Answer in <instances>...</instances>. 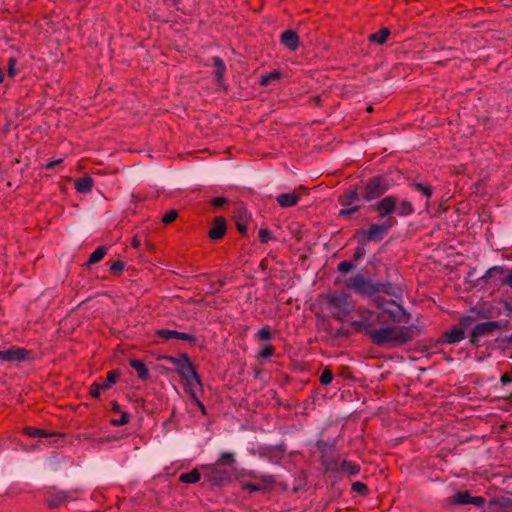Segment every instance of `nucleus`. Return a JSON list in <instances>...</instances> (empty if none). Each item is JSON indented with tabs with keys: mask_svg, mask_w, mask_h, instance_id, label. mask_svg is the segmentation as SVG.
Listing matches in <instances>:
<instances>
[{
	"mask_svg": "<svg viewBox=\"0 0 512 512\" xmlns=\"http://www.w3.org/2000/svg\"><path fill=\"white\" fill-rule=\"evenodd\" d=\"M164 359L174 366L176 372L185 381L186 391L193 402L205 414L206 408L198 396V392L203 391V384L188 356L185 354L181 357L165 356Z\"/></svg>",
	"mask_w": 512,
	"mask_h": 512,
	"instance_id": "nucleus-1",
	"label": "nucleus"
},
{
	"mask_svg": "<svg viewBox=\"0 0 512 512\" xmlns=\"http://www.w3.org/2000/svg\"><path fill=\"white\" fill-rule=\"evenodd\" d=\"M353 326L363 329L369 334L376 345L398 346L410 341L413 337V330L406 326H387L379 329H368L364 322H353Z\"/></svg>",
	"mask_w": 512,
	"mask_h": 512,
	"instance_id": "nucleus-2",
	"label": "nucleus"
},
{
	"mask_svg": "<svg viewBox=\"0 0 512 512\" xmlns=\"http://www.w3.org/2000/svg\"><path fill=\"white\" fill-rule=\"evenodd\" d=\"M327 303V309L337 320L344 321L354 309V303L350 295L345 292H332L323 296Z\"/></svg>",
	"mask_w": 512,
	"mask_h": 512,
	"instance_id": "nucleus-3",
	"label": "nucleus"
},
{
	"mask_svg": "<svg viewBox=\"0 0 512 512\" xmlns=\"http://www.w3.org/2000/svg\"><path fill=\"white\" fill-rule=\"evenodd\" d=\"M350 287L360 294L369 296L377 292H384L391 295L394 294L390 291L391 287L389 285L372 283L361 275H357L352 278Z\"/></svg>",
	"mask_w": 512,
	"mask_h": 512,
	"instance_id": "nucleus-4",
	"label": "nucleus"
},
{
	"mask_svg": "<svg viewBox=\"0 0 512 512\" xmlns=\"http://www.w3.org/2000/svg\"><path fill=\"white\" fill-rule=\"evenodd\" d=\"M389 185L380 176L371 178L365 186L364 198L366 200L374 199L385 191H387Z\"/></svg>",
	"mask_w": 512,
	"mask_h": 512,
	"instance_id": "nucleus-5",
	"label": "nucleus"
},
{
	"mask_svg": "<svg viewBox=\"0 0 512 512\" xmlns=\"http://www.w3.org/2000/svg\"><path fill=\"white\" fill-rule=\"evenodd\" d=\"M358 200V193L356 190H350L342 195L339 199L343 208L340 210L341 216H348L357 211L358 206L354 203Z\"/></svg>",
	"mask_w": 512,
	"mask_h": 512,
	"instance_id": "nucleus-6",
	"label": "nucleus"
},
{
	"mask_svg": "<svg viewBox=\"0 0 512 512\" xmlns=\"http://www.w3.org/2000/svg\"><path fill=\"white\" fill-rule=\"evenodd\" d=\"M393 225L394 220L392 218H388L382 224H372L366 233V238L370 241L380 240Z\"/></svg>",
	"mask_w": 512,
	"mask_h": 512,
	"instance_id": "nucleus-7",
	"label": "nucleus"
},
{
	"mask_svg": "<svg viewBox=\"0 0 512 512\" xmlns=\"http://www.w3.org/2000/svg\"><path fill=\"white\" fill-rule=\"evenodd\" d=\"M469 320H470L469 317L463 318L461 320L460 326H455V327L451 328L450 330H448L444 336L445 341L450 344L457 343V342L461 341L465 336V328L464 327L468 325Z\"/></svg>",
	"mask_w": 512,
	"mask_h": 512,
	"instance_id": "nucleus-8",
	"label": "nucleus"
},
{
	"mask_svg": "<svg viewBox=\"0 0 512 512\" xmlns=\"http://www.w3.org/2000/svg\"><path fill=\"white\" fill-rule=\"evenodd\" d=\"M28 352L23 348L13 347L0 351V360L5 362H21L27 358Z\"/></svg>",
	"mask_w": 512,
	"mask_h": 512,
	"instance_id": "nucleus-9",
	"label": "nucleus"
},
{
	"mask_svg": "<svg viewBox=\"0 0 512 512\" xmlns=\"http://www.w3.org/2000/svg\"><path fill=\"white\" fill-rule=\"evenodd\" d=\"M396 208V198L393 196H387L377 202L374 206V209L380 214V216L385 217L395 212Z\"/></svg>",
	"mask_w": 512,
	"mask_h": 512,
	"instance_id": "nucleus-10",
	"label": "nucleus"
},
{
	"mask_svg": "<svg viewBox=\"0 0 512 512\" xmlns=\"http://www.w3.org/2000/svg\"><path fill=\"white\" fill-rule=\"evenodd\" d=\"M233 460H234L233 459V454H231V453H223L221 455V458L218 460V462L216 464L207 465V466L203 467V469L208 471V473L210 475V479L212 481L219 482V481L223 480V476L222 475H218L217 465L225 464L228 461L232 462Z\"/></svg>",
	"mask_w": 512,
	"mask_h": 512,
	"instance_id": "nucleus-11",
	"label": "nucleus"
},
{
	"mask_svg": "<svg viewBox=\"0 0 512 512\" xmlns=\"http://www.w3.org/2000/svg\"><path fill=\"white\" fill-rule=\"evenodd\" d=\"M500 328V324L496 321H488L484 323L477 324L472 330V337L477 338L483 336L485 334L491 333L494 330Z\"/></svg>",
	"mask_w": 512,
	"mask_h": 512,
	"instance_id": "nucleus-12",
	"label": "nucleus"
},
{
	"mask_svg": "<svg viewBox=\"0 0 512 512\" xmlns=\"http://www.w3.org/2000/svg\"><path fill=\"white\" fill-rule=\"evenodd\" d=\"M226 232V222L223 217L214 219L212 227L209 231V237L213 240L221 239Z\"/></svg>",
	"mask_w": 512,
	"mask_h": 512,
	"instance_id": "nucleus-13",
	"label": "nucleus"
},
{
	"mask_svg": "<svg viewBox=\"0 0 512 512\" xmlns=\"http://www.w3.org/2000/svg\"><path fill=\"white\" fill-rule=\"evenodd\" d=\"M281 43L290 50L295 51L299 45L298 35L292 30L284 31L281 34Z\"/></svg>",
	"mask_w": 512,
	"mask_h": 512,
	"instance_id": "nucleus-14",
	"label": "nucleus"
},
{
	"mask_svg": "<svg viewBox=\"0 0 512 512\" xmlns=\"http://www.w3.org/2000/svg\"><path fill=\"white\" fill-rule=\"evenodd\" d=\"M276 200H277V203L282 208H288V207L295 206L299 202L300 197L295 192H290V193L279 194L276 197Z\"/></svg>",
	"mask_w": 512,
	"mask_h": 512,
	"instance_id": "nucleus-15",
	"label": "nucleus"
},
{
	"mask_svg": "<svg viewBox=\"0 0 512 512\" xmlns=\"http://www.w3.org/2000/svg\"><path fill=\"white\" fill-rule=\"evenodd\" d=\"M93 184V179L89 176H85L75 181V188L80 193H87L91 191Z\"/></svg>",
	"mask_w": 512,
	"mask_h": 512,
	"instance_id": "nucleus-16",
	"label": "nucleus"
},
{
	"mask_svg": "<svg viewBox=\"0 0 512 512\" xmlns=\"http://www.w3.org/2000/svg\"><path fill=\"white\" fill-rule=\"evenodd\" d=\"M130 366L137 372L140 379L146 380L149 377V371L141 360L132 359L130 361Z\"/></svg>",
	"mask_w": 512,
	"mask_h": 512,
	"instance_id": "nucleus-17",
	"label": "nucleus"
},
{
	"mask_svg": "<svg viewBox=\"0 0 512 512\" xmlns=\"http://www.w3.org/2000/svg\"><path fill=\"white\" fill-rule=\"evenodd\" d=\"M414 212L413 205L408 200H402L400 203L396 201L395 213L399 216H408Z\"/></svg>",
	"mask_w": 512,
	"mask_h": 512,
	"instance_id": "nucleus-18",
	"label": "nucleus"
},
{
	"mask_svg": "<svg viewBox=\"0 0 512 512\" xmlns=\"http://www.w3.org/2000/svg\"><path fill=\"white\" fill-rule=\"evenodd\" d=\"M390 32L387 28H382L376 33H373L369 36V40L371 42H376L378 44H384L389 36Z\"/></svg>",
	"mask_w": 512,
	"mask_h": 512,
	"instance_id": "nucleus-19",
	"label": "nucleus"
},
{
	"mask_svg": "<svg viewBox=\"0 0 512 512\" xmlns=\"http://www.w3.org/2000/svg\"><path fill=\"white\" fill-rule=\"evenodd\" d=\"M199 480H200V473L196 469L180 475V481L183 483L193 484V483L198 482Z\"/></svg>",
	"mask_w": 512,
	"mask_h": 512,
	"instance_id": "nucleus-20",
	"label": "nucleus"
},
{
	"mask_svg": "<svg viewBox=\"0 0 512 512\" xmlns=\"http://www.w3.org/2000/svg\"><path fill=\"white\" fill-rule=\"evenodd\" d=\"M341 470H342V472H344L348 475H356L359 473L360 468L355 463H352L350 461H343L341 464Z\"/></svg>",
	"mask_w": 512,
	"mask_h": 512,
	"instance_id": "nucleus-21",
	"label": "nucleus"
},
{
	"mask_svg": "<svg viewBox=\"0 0 512 512\" xmlns=\"http://www.w3.org/2000/svg\"><path fill=\"white\" fill-rule=\"evenodd\" d=\"M213 61H214V65L216 67V71H215L216 78H217L218 82H221L223 80L225 70H226L225 64L219 57H215L213 59Z\"/></svg>",
	"mask_w": 512,
	"mask_h": 512,
	"instance_id": "nucleus-22",
	"label": "nucleus"
},
{
	"mask_svg": "<svg viewBox=\"0 0 512 512\" xmlns=\"http://www.w3.org/2000/svg\"><path fill=\"white\" fill-rule=\"evenodd\" d=\"M107 250L105 247H98L89 257V263L95 264L101 261L106 255Z\"/></svg>",
	"mask_w": 512,
	"mask_h": 512,
	"instance_id": "nucleus-23",
	"label": "nucleus"
},
{
	"mask_svg": "<svg viewBox=\"0 0 512 512\" xmlns=\"http://www.w3.org/2000/svg\"><path fill=\"white\" fill-rule=\"evenodd\" d=\"M130 421V414L128 412H121L118 418H111L110 424L113 426H122L128 424Z\"/></svg>",
	"mask_w": 512,
	"mask_h": 512,
	"instance_id": "nucleus-24",
	"label": "nucleus"
},
{
	"mask_svg": "<svg viewBox=\"0 0 512 512\" xmlns=\"http://www.w3.org/2000/svg\"><path fill=\"white\" fill-rule=\"evenodd\" d=\"M24 433L30 437L36 438V437H48L49 434L42 429H38L35 427H27L24 429Z\"/></svg>",
	"mask_w": 512,
	"mask_h": 512,
	"instance_id": "nucleus-25",
	"label": "nucleus"
},
{
	"mask_svg": "<svg viewBox=\"0 0 512 512\" xmlns=\"http://www.w3.org/2000/svg\"><path fill=\"white\" fill-rule=\"evenodd\" d=\"M178 331L169 329H160L156 331V335L164 340L176 339Z\"/></svg>",
	"mask_w": 512,
	"mask_h": 512,
	"instance_id": "nucleus-26",
	"label": "nucleus"
},
{
	"mask_svg": "<svg viewBox=\"0 0 512 512\" xmlns=\"http://www.w3.org/2000/svg\"><path fill=\"white\" fill-rule=\"evenodd\" d=\"M118 373L116 371H110L107 375V378L104 382H102V387L106 390L111 388L117 380Z\"/></svg>",
	"mask_w": 512,
	"mask_h": 512,
	"instance_id": "nucleus-27",
	"label": "nucleus"
},
{
	"mask_svg": "<svg viewBox=\"0 0 512 512\" xmlns=\"http://www.w3.org/2000/svg\"><path fill=\"white\" fill-rule=\"evenodd\" d=\"M332 379H333V375L331 373L330 370L328 369H325L321 376H320V382L323 384V385H328L332 382Z\"/></svg>",
	"mask_w": 512,
	"mask_h": 512,
	"instance_id": "nucleus-28",
	"label": "nucleus"
},
{
	"mask_svg": "<svg viewBox=\"0 0 512 512\" xmlns=\"http://www.w3.org/2000/svg\"><path fill=\"white\" fill-rule=\"evenodd\" d=\"M472 500V497L469 495V493H459L456 495V502L459 504H470Z\"/></svg>",
	"mask_w": 512,
	"mask_h": 512,
	"instance_id": "nucleus-29",
	"label": "nucleus"
},
{
	"mask_svg": "<svg viewBox=\"0 0 512 512\" xmlns=\"http://www.w3.org/2000/svg\"><path fill=\"white\" fill-rule=\"evenodd\" d=\"M279 74L277 72H271L269 74H266L261 77V84L266 86L268 85L272 80L278 79Z\"/></svg>",
	"mask_w": 512,
	"mask_h": 512,
	"instance_id": "nucleus-30",
	"label": "nucleus"
},
{
	"mask_svg": "<svg viewBox=\"0 0 512 512\" xmlns=\"http://www.w3.org/2000/svg\"><path fill=\"white\" fill-rule=\"evenodd\" d=\"M177 218V211L175 210H170L168 212H166L163 217H162V221L165 223V224H170L172 223L175 219Z\"/></svg>",
	"mask_w": 512,
	"mask_h": 512,
	"instance_id": "nucleus-31",
	"label": "nucleus"
},
{
	"mask_svg": "<svg viewBox=\"0 0 512 512\" xmlns=\"http://www.w3.org/2000/svg\"><path fill=\"white\" fill-rule=\"evenodd\" d=\"M257 338L259 340H270L271 339V332L268 327H263L259 329L257 332Z\"/></svg>",
	"mask_w": 512,
	"mask_h": 512,
	"instance_id": "nucleus-32",
	"label": "nucleus"
},
{
	"mask_svg": "<svg viewBox=\"0 0 512 512\" xmlns=\"http://www.w3.org/2000/svg\"><path fill=\"white\" fill-rule=\"evenodd\" d=\"M16 65H17V61L15 58L11 57L9 60H8V75L10 77H14L16 76L17 74V71H16Z\"/></svg>",
	"mask_w": 512,
	"mask_h": 512,
	"instance_id": "nucleus-33",
	"label": "nucleus"
},
{
	"mask_svg": "<svg viewBox=\"0 0 512 512\" xmlns=\"http://www.w3.org/2000/svg\"><path fill=\"white\" fill-rule=\"evenodd\" d=\"M176 339L187 341V342H192V343L196 342V338H195L194 335L189 334V333H185V332H178Z\"/></svg>",
	"mask_w": 512,
	"mask_h": 512,
	"instance_id": "nucleus-34",
	"label": "nucleus"
},
{
	"mask_svg": "<svg viewBox=\"0 0 512 512\" xmlns=\"http://www.w3.org/2000/svg\"><path fill=\"white\" fill-rule=\"evenodd\" d=\"M352 490L359 494H366L367 486L362 482H354L352 484Z\"/></svg>",
	"mask_w": 512,
	"mask_h": 512,
	"instance_id": "nucleus-35",
	"label": "nucleus"
},
{
	"mask_svg": "<svg viewBox=\"0 0 512 512\" xmlns=\"http://www.w3.org/2000/svg\"><path fill=\"white\" fill-rule=\"evenodd\" d=\"M102 390H105L103 387H102V383H94L92 386H91V389H90V393L93 397L95 398H98L101 394V391Z\"/></svg>",
	"mask_w": 512,
	"mask_h": 512,
	"instance_id": "nucleus-36",
	"label": "nucleus"
},
{
	"mask_svg": "<svg viewBox=\"0 0 512 512\" xmlns=\"http://www.w3.org/2000/svg\"><path fill=\"white\" fill-rule=\"evenodd\" d=\"M125 264L122 261H115L110 266V271L113 273H119L124 270Z\"/></svg>",
	"mask_w": 512,
	"mask_h": 512,
	"instance_id": "nucleus-37",
	"label": "nucleus"
},
{
	"mask_svg": "<svg viewBox=\"0 0 512 512\" xmlns=\"http://www.w3.org/2000/svg\"><path fill=\"white\" fill-rule=\"evenodd\" d=\"M353 268V264L350 261H342L338 264V270L342 273H347Z\"/></svg>",
	"mask_w": 512,
	"mask_h": 512,
	"instance_id": "nucleus-38",
	"label": "nucleus"
},
{
	"mask_svg": "<svg viewBox=\"0 0 512 512\" xmlns=\"http://www.w3.org/2000/svg\"><path fill=\"white\" fill-rule=\"evenodd\" d=\"M375 302L377 304V306L382 309L384 312H387V313H394V310L389 308L388 307V303L382 301V299L380 297H377L375 299Z\"/></svg>",
	"mask_w": 512,
	"mask_h": 512,
	"instance_id": "nucleus-39",
	"label": "nucleus"
},
{
	"mask_svg": "<svg viewBox=\"0 0 512 512\" xmlns=\"http://www.w3.org/2000/svg\"><path fill=\"white\" fill-rule=\"evenodd\" d=\"M415 187L418 191L422 192V194L425 195L427 198H429L432 195V189L430 186L416 184Z\"/></svg>",
	"mask_w": 512,
	"mask_h": 512,
	"instance_id": "nucleus-40",
	"label": "nucleus"
},
{
	"mask_svg": "<svg viewBox=\"0 0 512 512\" xmlns=\"http://www.w3.org/2000/svg\"><path fill=\"white\" fill-rule=\"evenodd\" d=\"M274 350L270 345H266L260 352L259 357L260 358H268L272 356Z\"/></svg>",
	"mask_w": 512,
	"mask_h": 512,
	"instance_id": "nucleus-41",
	"label": "nucleus"
},
{
	"mask_svg": "<svg viewBox=\"0 0 512 512\" xmlns=\"http://www.w3.org/2000/svg\"><path fill=\"white\" fill-rule=\"evenodd\" d=\"M259 239L261 242L266 243L271 239V234L267 229H261L259 231Z\"/></svg>",
	"mask_w": 512,
	"mask_h": 512,
	"instance_id": "nucleus-42",
	"label": "nucleus"
},
{
	"mask_svg": "<svg viewBox=\"0 0 512 512\" xmlns=\"http://www.w3.org/2000/svg\"><path fill=\"white\" fill-rule=\"evenodd\" d=\"M226 203V199L224 197H216L212 199V205L215 207H221Z\"/></svg>",
	"mask_w": 512,
	"mask_h": 512,
	"instance_id": "nucleus-43",
	"label": "nucleus"
},
{
	"mask_svg": "<svg viewBox=\"0 0 512 512\" xmlns=\"http://www.w3.org/2000/svg\"><path fill=\"white\" fill-rule=\"evenodd\" d=\"M485 503V500L483 497L477 496L472 497L471 504H474L476 506H482Z\"/></svg>",
	"mask_w": 512,
	"mask_h": 512,
	"instance_id": "nucleus-44",
	"label": "nucleus"
},
{
	"mask_svg": "<svg viewBox=\"0 0 512 512\" xmlns=\"http://www.w3.org/2000/svg\"><path fill=\"white\" fill-rule=\"evenodd\" d=\"M62 161H63L62 159L50 160V161H48V162L46 163L45 167H46V169H51V168H53L54 166H56V165H58V164L62 163Z\"/></svg>",
	"mask_w": 512,
	"mask_h": 512,
	"instance_id": "nucleus-45",
	"label": "nucleus"
},
{
	"mask_svg": "<svg viewBox=\"0 0 512 512\" xmlns=\"http://www.w3.org/2000/svg\"><path fill=\"white\" fill-rule=\"evenodd\" d=\"M112 412L119 413V414H121V412H123L121 409V406L117 402H112Z\"/></svg>",
	"mask_w": 512,
	"mask_h": 512,
	"instance_id": "nucleus-46",
	"label": "nucleus"
},
{
	"mask_svg": "<svg viewBox=\"0 0 512 512\" xmlns=\"http://www.w3.org/2000/svg\"><path fill=\"white\" fill-rule=\"evenodd\" d=\"M131 245L134 247V248H139L140 245H141V240L139 239V237L135 236L133 237L132 241H131Z\"/></svg>",
	"mask_w": 512,
	"mask_h": 512,
	"instance_id": "nucleus-47",
	"label": "nucleus"
},
{
	"mask_svg": "<svg viewBox=\"0 0 512 512\" xmlns=\"http://www.w3.org/2000/svg\"><path fill=\"white\" fill-rule=\"evenodd\" d=\"M245 489L251 491V492H254V491H258L260 489V487L258 485H255V484H246L245 485Z\"/></svg>",
	"mask_w": 512,
	"mask_h": 512,
	"instance_id": "nucleus-48",
	"label": "nucleus"
},
{
	"mask_svg": "<svg viewBox=\"0 0 512 512\" xmlns=\"http://www.w3.org/2000/svg\"><path fill=\"white\" fill-rule=\"evenodd\" d=\"M504 283L512 288V271L505 277Z\"/></svg>",
	"mask_w": 512,
	"mask_h": 512,
	"instance_id": "nucleus-49",
	"label": "nucleus"
},
{
	"mask_svg": "<svg viewBox=\"0 0 512 512\" xmlns=\"http://www.w3.org/2000/svg\"><path fill=\"white\" fill-rule=\"evenodd\" d=\"M511 381H512L511 376H509V375H507V374H505V375H503V376L501 377V382H502L503 384L510 383Z\"/></svg>",
	"mask_w": 512,
	"mask_h": 512,
	"instance_id": "nucleus-50",
	"label": "nucleus"
},
{
	"mask_svg": "<svg viewBox=\"0 0 512 512\" xmlns=\"http://www.w3.org/2000/svg\"><path fill=\"white\" fill-rule=\"evenodd\" d=\"M237 227H238V230H239L240 232H245V231H246V227H245L244 225H241V224H239V223H238V224H237Z\"/></svg>",
	"mask_w": 512,
	"mask_h": 512,
	"instance_id": "nucleus-51",
	"label": "nucleus"
},
{
	"mask_svg": "<svg viewBox=\"0 0 512 512\" xmlns=\"http://www.w3.org/2000/svg\"><path fill=\"white\" fill-rule=\"evenodd\" d=\"M4 80V73L3 71L0 69V83L3 82Z\"/></svg>",
	"mask_w": 512,
	"mask_h": 512,
	"instance_id": "nucleus-52",
	"label": "nucleus"
},
{
	"mask_svg": "<svg viewBox=\"0 0 512 512\" xmlns=\"http://www.w3.org/2000/svg\"><path fill=\"white\" fill-rule=\"evenodd\" d=\"M497 270H500V268H499V267H493V268H492V269H490L488 272L490 273V272H492V271H497Z\"/></svg>",
	"mask_w": 512,
	"mask_h": 512,
	"instance_id": "nucleus-53",
	"label": "nucleus"
},
{
	"mask_svg": "<svg viewBox=\"0 0 512 512\" xmlns=\"http://www.w3.org/2000/svg\"><path fill=\"white\" fill-rule=\"evenodd\" d=\"M389 305L395 306L397 309H400V306L397 305L395 302L389 303Z\"/></svg>",
	"mask_w": 512,
	"mask_h": 512,
	"instance_id": "nucleus-54",
	"label": "nucleus"
}]
</instances>
